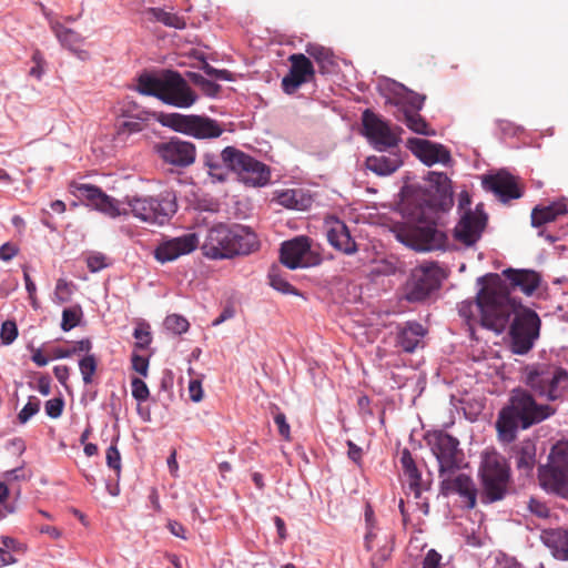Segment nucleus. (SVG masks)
Returning a JSON list of instances; mask_svg holds the SVG:
<instances>
[{
  "mask_svg": "<svg viewBox=\"0 0 568 568\" xmlns=\"http://www.w3.org/2000/svg\"><path fill=\"white\" fill-rule=\"evenodd\" d=\"M481 287L474 300L463 301L458 305L459 316L465 321L470 333L476 325L503 333L510 317L511 349L515 354H527L539 337L540 318L529 308L519 310V304L508 296L507 286L498 274H486L477 278Z\"/></svg>",
  "mask_w": 568,
  "mask_h": 568,
  "instance_id": "nucleus-1",
  "label": "nucleus"
},
{
  "mask_svg": "<svg viewBox=\"0 0 568 568\" xmlns=\"http://www.w3.org/2000/svg\"><path fill=\"white\" fill-rule=\"evenodd\" d=\"M425 189L406 209V221L396 226L395 236L417 252L443 250L446 235L440 220L454 204L450 180L442 172H428Z\"/></svg>",
  "mask_w": 568,
  "mask_h": 568,
  "instance_id": "nucleus-2",
  "label": "nucleus"
},
{
  "mask_svg": "<svg viewBox=\"0 0 568 568\" xmlns=\"http://www.w3.org/2000/svg\"><path fill=\"white\" fill-rule=\"evenodd\" d=\"M71 193L93 210L110 219L126 216L131 213L135 219L149 224H165L176 212L175 196L165 192L158 196H125L124 202L108 195L100 187L89 183L70 184Z\"/></svg>",
  "mask_w": 568,
  "mask_h": 568,
  "instance_id": "nucleus-3",
  "label": "nucleus"
},
{
  "mask_svg": "<svg viewBox=\"0 0 568 568\" xmlns=\"http://www.w3.org/2000/svg\"><path fill=\"white\" fill-rule=\"evenodd\" d=\"M555 413L556 409L551 406L538 404L530 392L516 388L511 392L508 404L498 414V437L504 443H511L516 439L518 428L527 429Z\"/></svg>",
  "mask_w": 568,
  "mask_h": 568,
  "instance_id": "nucleus-4",
  "label": "nucleus"
},
{
  "mask_svg": "<svg viewBox=\"0 0 568 568\" xmlns=\"http://www.w3.org/2000/svg\"><path fill=\"white\" fill-rule=\"evenodd\" d=\"M256 239L240 226H229L220 223L206 231L202 243L204 256L211 260L232 258L235 255H246L256 248Z\"/></svg>",
  "mask_w": 568,
  "mask_h": 568,
  "instance_id": "nucleus-5",
  "label": "nucleus"
},
{
  "mask_svg": "<svg viewBox=\"0 0 568 568\" xmlns=\"http://www.w3.org/2000/svg\"><path fill=\"white\" fill-rule=\"evenodd\" d=\"M524 382L538 397L548 402L562 399L568 393V369L558 363H532L523 371Z\"/></svg>",
  "mask_w": 568,
  "mask_h": 568,
  "instance_id": "nucleus-6",
  "label": "nucleus"
},
{
  "mask_svg": "<svg viewBox=\"0 0 568 568\" xmlns=\"http://www.w3.org/2000/svg\"><path fill=\"white\" fill-rule=\"evenodd\" d=\"M483 483V501L490 504L505 498L510 470L506 459L496 452H485L479 468Z\"/></svg>",
  "mask_w": 568,
  "mask_h": 568,
  "instance_id": "nucleus-7",
  "label": "nucleus"
},
{
  "mask_svg": "<svg viewBox=\"0 0 568 568\" xmlns=\"http://www.w3.org/2000/svg\"><path fill=\"white\" fill-rule=\"evenodd\" d=\"M160 122L175 132L195 139H214L221 136L224 132V129L216 120L195 114H162Z\"/></svg>",
  "mask_w": 568,
  "mask_h": 568,
  "instance_id": "nucleus-8",
  "label": "nucleus"
},
{
  "mask_svg": "<svg viewBox=\"0 0 568 568\" xmlns=\"http://www.w3.org/2000/svg\"><path fill=\"white\" fill-rule=\"evenodd\" d=\"M425 442L438 463L439 477L454 475L460 468L463 452L459 442L443 430L428 432Z\"/></svg>",
  "mask_w": 568,
  "mask_h": 568,
  "instance_id": "nucleus-9",
  "label": "nucleus"
},
{
  "mask_svg": "<svg viewBox=\"0 0 568 568\" xmlns=\"http://www.w3.org/2000/svg\"><path fill=\"white\" fill-rule=\"evenodd\" d=\"M443 271L436 263H425L412 271L406 283L405 297L409 302H422L440 286Z\"/></svg>",
  "mask_w": 568,
  "mask_h": 568,
  "instance_id": "nucleus-10",
  "label": "nucleus"
},
{
  "mask_svg": "<svg viewBox=\"0 0 568 568\" xmlns=\"http://www.w3.org/2000/svg\"><path fill=\"white\" fill-rule=\"evenodd\" d=\"M280 260L290 270L305 268L321 264V255L312 248L307 236H296L281 244Z\"/></svg>",
  "mask_w": 568,
  "mask_h": 568,
  "instance_id": "nucleus-11",
  "label": "nucleus"
},
{
  "mask_svg": "<svg viewBox=\"0 0 568 568\" xmlns=\"http://www.w3.org/2000/svg\"><path fill=\"white\" fill-rule=\"evenodd\" d=\"M161 88L160 100L175 108H190L197 99L190 84L180 73L172 70L163 72V84Z\"/></svg>",
  "mask_w": 568,
  "mask_h": 568,
  "instance_id": "nucleus-12",
  "label": "nucleus"
},
{
  "mask_svg": "<svg viewBox=\"0 0 568 568\" xmlns=\"http://www.w3.org/2000/svg\"><path fill=\"white\" fill-rule=\"evenodd\" d=\"M153 149L164 163L176 168H187L196 159L195 144L176 136L155 143Z\"/></svg>",
  "mask_w": 568,
  "mask_h": 568,
  "instance_id": "nucleus-13",
  "label": "nucleus"
},
{
  "mask_svg": "<svg viewBox=\"0 0 568 568\" xmlns=\"http://www.w3.org/2000/svg\"><path fill=\"white\" fill-rule=\"evenodd\" d=\"M364 133L369 143L378 152L397 146L399 139L389 125L369 110L363 113Z\"/></svg>",
  "mask_w": 568,
  "mask_h": 568,
  "instance_id": "nucleus-14",
  "label": "nucleus"
},
{
  "mask_svg": "<svg viewBox=\"0 0 568 568\" xmlns=\"http://www.w3.org/2000/svg\"><path fill=\"white\" fill-rule=\"evenodd\" d=\"M200 244L196 233L189 232L175 237H164L154 248V258L161 264L173 262L194 252Z\"/></svg>",
  "mask_w": 568,
  "mask_h": 568,
  "instance_id": "nucleus-15",
  "label": "nucleus"
},
{
  "mask_svg": "<svg viewBox=\"0 0 568 568\" xmlns=\"http://www.w3.org/2000/svg\"><path fill=\"white\" fill-rule=\"evenodd\" d=\"M237 149L234 146L224 148L220 154L206 152L203 154V168L212 183H224L234 172L236 164Z\"/></svg>",
  "mask_w": 568,
  "mask_h": 568,
  "instance_id": "nucleus-16",
  "label": "nucleus"
},
{
  "mask_svg": "<svg viewBox=\"0 0 568 568\" xmlns=\"http://www.w3.org/2000/svg\"><path fill=\"white\" fill-rule=\"evenodd\" d=\"M234 173L251 186H265L271 180V171L266 164L239 149Z\"/></svg>",
  "mask_w": 568,
  "mask_h": 568,
  "instance_id": "nucleus-17",
  "label": "nucleus"
},
{
  "mask_svg": "<svg viewBox=\"0 0 568 568\" xmlns=\"http://www.w3.org/2000/svg\"><path fill=\"white\" fill-rule=\"evenodd\" d=\"M487 224V215L476 207L466 211L454 230L455 239L466 246H473L479 241Z\"/></svg>",
  "mask_w": 568,
  "mask_h": 568,
  "instance_id": "nucleus-18",
  "label": "nucleus"
},
{
  "mask_svg": "<svg viewBox=\"0 0 568 568\" xmlns=\"http://www.w3.org/2000/svg\"><path fill=\"white\" fill-rule=\"evenodd\" d=\"M407 148L428 166L436 163L447 165L452 160L449 151L444 145L428 140L419 138L408 139Z\"/></svg>",
  "mask_w": 568,
  "mask_h": 568,
  "instance_id": "nucleus-19",
  "label": "nucleus"
},
{
  "mask_svg": "<svg viewBox=\"0 0 568 568\" xmlns=\"http://www.w3.org/2000/svg\"><path fill=\"white\" fill-rule=\"evenodd\" d=\"M540 486L550 494L568 499V470L548 462L539 468Z\"/></svg>",
  "mask_w": 568,
  "mask_h": 568,
  "instance_id": "nucleus-20",
  "label": "nucleus"
},
{
  "mask_svg": "<svg viewBox=\"0 0 568 568\" xmlns=\"http://www.w3.org/2000/svg\"><path fill=\"white\" fill-rule=\"evenodd\" d=\"M440 478V493L443 495L458 494L464 498L467 508L471 509L476 506L477 490L469 476L459 474L454 478L453 475H446Z\"/></svg>",
  "mask_w": 568,
  "mask_h": 568,
  "instance_id": "nucleus-21",
  "label": "nucleus"
},
{
  "mask_svg": "<svg viewBox=\"0 0 568 568\" xmlns=\"http://www.w3.org/2000/svg\"><path fill=\"white\" fill-rule=\"evenodd\" d=\"M325 227L327 241L335 250L346 255H353L358 251L349 229L343 221L338 219L327 220Z\"/></svg>",
  "mask_w": 568,
  "mask_h": 568,
  "instance_id": "nucleus-22",
  "label": "nucleus"
},
{
  "mask_svg": "<svg viewBox=\"0 0 568 568\" xmlns=\"http://www.w3.org/2000/svg\"><path fill=\"white\" fill-rule=\"evenodd\" d=\"M486 190L491 191L501 202L506 203L513 199H519L521 192L515 178L506 171L489 175L483 180Z\"/></svg>",
  "mask_w": 568,
  "mask_h": 568,
  "instance_id": "nucleus-23",
  "label": "nucleus"
},
{
  "mask_svg": "<svg viewBox=\"0 0 568 568\" xmlns=\"http://www.w3.org/2000/svg\"><path fill=\"white\" fill-rule=\"evenodd\" d=\"M505 280L500 277L503 283L507 286L508 296L510 291L519 290L526 295H531L540 283L539 275L529 270H513L508 268L503 272Z\"/></svg>",
  "mask_w": 568,
  "mask_h": 568,
  "instance_id": "nucleus-24",
  "label": "nucleus"
},
{
  "mask_svg": "<svg viewBox=\"0 0 568 568\" xmlns=\"http://www.w3.org/2000/svg\"><path fill=\"white\" fill-rule=\"evenodd\" d=\"M540 541L550 550L554 558L568 561V529L552 528L540 532Z\"/></svg>",
  "mask_w": 568,
  "mask_h": 568,
  "instance_id": "nucleus-25",
  "label": "nucleus"
},
{
  "mask_svg": "<svg viewBox=\"0 0 568 568\" xmlns=\"http://www.w3.org/2000/svg\"><path fill=\"white\" fill-rule=\"evenodd\" d=\"M426 329L417 322H406L398 326L396 343L406 353H413L422 343Z\"/></svg>",
  "mask_w": 568,
  "mask_h": 568,
  "instance_id": "nucleus-26",
  "label": "nucleus"
},
{
  "mask_svg": "<svg viewBox=\"0 0 568 568\" xmlns=\"http://www.w3.org/2000/svg\"><path fill=\"white\" fill-rule=\"evenodd\" d=\"M273 201L290 210L305 211L312 206L313 197L303 189H285L276 190Z\"/></svg>",
  "mask_w": 568,
  "mask_h": 568,
  "instance_id": "nucleus-27",
  "label": "nucleus"
},
{
  "mask_svg": "<svg viewBox=\"0 0 568 568\" xmlns=\"http://www.w3.org/2000/svg\"><path fill=\"white\" fill-rule=\"evenodd\" d=\"M392 92L395 95L394 104L398 108L396 115H403V110L419 112L423 109L425 95L418 94L398 82H392Z\"/></svg>",
  "mask_w": 568,
  "mask_h": 568,
  "instance_id": "nucleus-28",
  "label": "nucleus"
},
{
  "mask_svg": "<svg viewBox=\"0 0 568 568\" xmlns=\"http://www.w3.org/2000/svg\"><path fill=\"white\" fill-rule=\"evenodd\" d=\"M367 170L377 175L386 176L397 171L403 161L397 152H389V154L371 155L365 161Z\"/></svg>",
  "mask_w": 568,
  "mask_h": 568,
  "instance_id": "nucleus-29",
  "label": "nucleus"
},
{
  "mask_svg": "<svg viewBox=\"0 0 568 568\" xmlns=\"http://www.w3.org/2000/svg\"><path fill=\"white\" fill-rule=\"evenodd\" d=\"M567 213V204L564 201L552 202L548 205H537L531 212V225L539 227Z\"/></svg>",
  "mask_w": 568,
  "mask_h": 568,
  "instance_id": "nucleus-30",
  "label": "nucleus"
},
{
  "mask_svg": "<svg viewBox=\"0 0 568 568\" xmlns=\"http://www.w3.org/2000/svg\"><path fill=\"white\" fill-rule=\"evenodd\" d=\"M517 469L525 476H529L536 466V444L531 439L523 440L515 450Z\"/></svg>",
  "mask_w": 568,
  "mask_h": 568,
  "instance_id": "nucleus-31",
  "label": "nucleus"
},
{
  "mask_svg": "<svg viewBox=\"0 0 568 568\" xmlns=\"http://www.w3.org/2000/svg\"><path fill=\"white\" fill-rule=\"evenodd\" d=\"M400 464L404 476L408 481L409 489L414 493L415 497L418 498L422 493V474L417 468L410 452L406 448L400 454Z\"/></svg>",
  "mask_w": 568,
  "mask_h": 568,
  "instance_id": "nucleus-32",
  "label": "nucleus"
},
{
  "mask_svg": "<svg viewBox=\"0 0 568 568\" xmlns=\"http://www.w3.org/2000/svg\"><path fill=\"white\" fill-rule=\"evenodd\" d=\"M54 32L61 44L74 52L79 59L87 60L89 58V52L80 49L83 39L79 33L62 26H57Z\"/></svg>",
  "mask_w": 568,
  "mask_h": 568,
  "instance_id": "nucleus-33",
  "label": "nucleus"
},
{
  "mask_svg": "<svg viewBox=\"0 0 568 568\" xmlns=\"http://www.w3.org/2000/svg\"><path fill=\"white\" fill-rule=\"evenodd\" d=\"M396 118L404 122L409 130L417 134L426 136L435 135V131L429 128L428 123L419 114V112H410L408 109H404L403 115H396Z\"/></svg>",
  "mask_w": 568,
  "mask_h": 568,
  "instance_id": "nucleus-34",
  "label": "nucleus"
},
{
  "mask_svg": "<svg viewBox=\"0 0 568 568\" xmlns=\"http://www.w3.org/2000/svg\"><path fill=\"white\" fill-rule=\"evenodd\" d=\"M116 118L149 121L151 112L132 100L124 99L115 109Z\"/></svg>",
  "mask_w": 568,
  "mask_h": 568,
  "instance_id": "nucleus-35",
  "label": "nucleus"
},
{
  "mask_svg": "<svg viewBox=\"0 0 568 568\" xmlns=\"http://www.w3.org/2000/svg\"><path fill=\"white\" fill-rule=\"evenodd\" d=\"M291 68L290 73L303 80V82H307L308 78L314 75V68L308 58H306L302 53L292 54L290 57Z\"/></svg>",
  "mask_w": 568,
  "mask_h": 568,
  "instance_id": "nucleus-36",
  "label": "nucleus"
},
{
  "mask_svg": "<svg viewBox=\"0 0 568 568\" xmlns=\"http://www.w3.org/2000/svg\"><path fill=\"white\" fill-rule=\"evenodd\" d=\"M163 73L160 75L141 74L138 79L136 90L143 95H152L160 99Z\"/></svg>",
  "mask_w": 568,
  "mask_h": 568,
  "instance_id": "nucleus-37",
  "label": "nucleus"
},
{
  "mask_svg": "<svg viewBox=\"0 0 568 568\" xmlns=\"http://www.w3.org/2000/svg\"><path fill=\"white\" fill-rule=\"evenodd\" d=\"M146 13L151 14L152 18L166 27H171L174 29H184L185 22L184 20L175 13L168 12L161 8H148Z\"/></svg>",
  "mask_w": 568,
  "mask_h": 568,
  "instance_id": "nucleus-38",
  "label": "nucleus"
},
{
  "mask_svg": "<svg viewBox=\"0 0 568 568\" xmlns=\"http://www.w3.org/2000/svg\"><path fill=\"white\" fill-rule=\"evenodd\" d=\"M306 53L311 58H313L321 65V68L323 70L327 69L328 67H331L333 64V59H332L333 54H332L331 50L323 45H320L316 43H310L306 47Z\"/></svg>",
  "mask_w": 568,
  "mask_h": 568,
  "instance_id": "nucleus-39",
  "label": "nucleus"
},
{
  "mask_svg": "<svg viewBox=\"0 0 568 568\" xmlns=\"http://www.w3.org/2000/svg\"><path fill=\"white\" fill-rule=\"evenodd\" d=\"M92 348V343L89 338H83L81 341H78L73 343L71 347L67 348H54L53 349V357L54 358H69L74 354L79 353H89Z\"/></svg>",
  "mask_w": 568,
  "mask_h": 568,
  "instance_id": "nucleus-40",
  "label": "nucleus"
},
{
  "mask_svg": "<svg viewBox=\"0 0 568 568\" xmlns=\"http://www.w3.org/2000/svg\"><path fill=\"white\" fill-rule=\"evenodd\" d=\"M146 121L134 120V119H115V129L119 136H128L132 133H138L143 130V125Z\"/></svg>",
  "mask_w": 568,
  "mask_h": 568,
  "instance_id": "nucleus-41",
  "label": "nucleus"
},
{
  "mask_svg": "<svg viewBox=\"0 0 568 568\" xmlns=\"http://www.w3.org/2000/svg\"><path fill=\"white\" fill-rule=\"evenodd\" d=\"M549 460L568 470V440H561L554 445Z\"/></svg>",
  "mask_w": 568,
  "mask_h": 568,
  "instance_id": "nucleus-42",
  "label": "nucleus"
},
{
  "mask_svg": "<svg viewBox=\"0 0 568 568\" xmlns=\"http://www.w3.org/2000/svg\"><path fill=\"white\" fill-rule=\"evenodd\" d=\"M98 363L94 355L89 354L79 361V369L85 385L92 383V377L97 371Z\"/></svg>",
  "mask_w": 568,
  "mask_h": 568,
  "instance_id": "nucleus-43",
  "label": "nucleus"
},
{
  "mask_svg": "<svg viewBox=\"0 0 568 568\" xmlns=\"http://www.w3.org/2000/svg\"><path fill=\"white\" fill-rule=\"evenodd\" d=\"M82 316V311L80 306H73L69 308H64L62 312V322L61 328L64 332H69L74 328Z\"/></svg>",
  "mask_w": 568,
  "mask_h": 568,
  "instance_id": "nucleus-44",
  "label": "nucleus"
},
{
  "mask_svg": "<svg viewBox=\"0 0 568 568\" xmlns=\"http://www.w3.org/2000/svg\"><path fill=\"white\" fill-rule=\"evenodd\" d=\"M270 285L284 294H296V290L281 274L272 270L268 274Z\"/></svg>",
  "mask_w": 568,
  "mask_h": 568,
  "instance_id": "nucleus-45",
  "label": "nucleus"
},
{
  "mask_svg": "<svg viewBox=\"0 0 568 568\" xmlns=\"http://www.w3.org/2000/svg\"><path fill=\"white\" fill-rule=\"evenodd\" d=\"M165 327L174 334H182L189 329V322L181 315L172 314L164 321Z\"/></svg>",
  "mask_w": 568,
  "mask_h": 568,
  "instance_id": "nucleus-46",
  "label": "nucleus"
},
{
  "mask_svg": "<svg viewBox=\"0 0 568 568\" xmlns=\"http://www.w3.org/2000/svg\"><path fill=\"white\" fill-rule=\"evenodd\" d=\"M393 547L390 545V538L385 536L384 545L373 555L371 564L373 568H381L383 564L389 558Z\"/></svg>",
  "mask_w": 568,
  "mask_h": 568,
  "instance_id": "nucleus-47",
  "label": "nucleus"
},
{
  "mask_svg": "<svg viewBox=\"0 0 568 568\" xmlns=\"http://www.w3.org/2000/svg\"><path fill=\"white\" fill-rule=\"evenodd\" d=\"M40 399L36 396H30L28 403L18 414V420L21 424H26L31 417H33L40 409Z\"/></svg>",
  "mask_w": 568,
  "mask_h": 568,
  "instance_id": "nucleus-48",
  "label": "nucleus"
},
{
  "mask_svg": "<svg viewBox=\"0 0 568 568\" xmlns=\"http://www.w3.org/2000/svg\"><path fill=\"white\" fill-rule=\"evenodd\" d=\"M18 336V327L13 321H4L1 325L0 337L3 344L9 345Z\"/></svg>",
  "mask_w": 568,
  "mask_h": 568,
  "instance_id": "nucleus-49",
  "label": "nucleus"
},
{
  "mask_svg": "<svg viewBox=\"0 0 568 568\" xmlns=\"http://www.w3.org/2000/svg\"><path fill=\"white\" fill-rule=\"evenodd\" d=\"M87 266L92 273L100 272L109 266L108 258L102 253H92L87 257Z\"/></svg>",
  "mask_w": 568,
  "mask_h": 568,
  "instance_id": "nucleus-50",
  "label": "nucleus"
},
{
  "mask_svg": "<svg viewBox=\"0 0 568 568\" xmlns=\"http://www.w3.org/2000/svg\"><path fill=\"white\" fill-rule=\"evenodd\" d=\"M527 509L530 514L537 516L538 518H547L549 516L548 506L536 497H530L527 501Z\"/></svg>",
  "mask_w": 568,
  "mask_h": 568,
  "instance_id": "nucleus-51",
  "label": "nucleus"
},
{
  "mask_svg": "<svg viewBox=\"0 0 568 568\" xmlns=\"http://www.w3.org/2000/svg\"><path fill=\"white\" fill-rule=\"evenodd\" d=\"M132 396L139 402H145L149 398L150 392L146 384L140 378L131 381Z\"/></svg>",
  "mask_w": 568,
  "mask_h": 568,
  "instance_id": "nucleus-52",
  "label": "nucleus"
},
{
  "mask_svg": "<svg viewBox=\"0 0 568 568\" xmlns=\"http://www.w3.org/2000/svg\"><path fill=\"white\" fill-rule=\"evenodd\" d=\"M105 458H106V465L111 469H113L116 473V475L119 476L120 471H121V455L115 445H111L106 449Z\"/></svg>",
  "mask_w": 568,
  "mask_h": 568,
  "instance_id": "nucleus-53",
  "label": "nucleus"
},
{
  "mask_svg": "<svg viewBox=\"0 0 568 568\" xmlns=\"http://www.w3.org/2000/svg\"><path fill=\"white\" fill-rule=\"evenodd\" d=\"M64 402L60 397H54L45 402V414L51 418H58L62 415Z\"/></svg>",
  "mask_w": 568,
  "mask_h": 568,
  "instance_id": "nucleus-54",
  "label": "nucleus"
},
{
  "mask_svg": "<svg viewBox=\"0 0 568 568\" xmlns=\"http://www.w3.org/2000/svg\"><path fill=\"white\" fill-rule=\"evenodd\" d=\"M274 423L278 428V434L285 439H291V427L286 420V416L284 413L277 410L274 415Z\"/></svg>",
  "mask_w": 568,
  "mask_h": 568,
  "instance_id": "nucleus-55",
  "label": "nucleus"
},
{
  "mask_svg": "<svg viewBox=\"0 0 568 568\" xmlns=\"http://www.w3.org/2000/svg\"><path fill=\"white\" fill-rule=\"evenodd\" d=\"M72 293L71 284L68 283L65 280H58L55 290H54V296L60 303H64L69 300L70 295Z\"/></svg>",
  "mask_w": 568,
  "mask_h": 568,
  "instance_id": "nucleus-56",
  "label": "nucleus"
},
{
  "mask_svg": "<svg viewBox=\"0 0 568 568\" xmlns=\"http://www.w3.org/2000/svg\"><path fill=\"white\" fill-rule=\"evenodd\" d=\"M303 80L298 79L297 77L293 75L288 72L283 80H282V88L283 91L287 94L294 93L302 84Z\"/></svg>",
  "mask_w": 568,
  "mask_h": 568,
  "instance_id": "nucleus-57",
  "label": "nucleus"
},
{
  "mask_svg": "<svg viewBox=\"0 0 568 568\" xmlns=\"http://www.w3.org/2000/svg\"><path fill=\"white\" fill-rule=\"evenodd\" d=\"M133 336L136 339V346L140 348H145L151 343V334L144 327H135Z\"/></svg>",
  "mask_w": 568,
  "mask_h": 568,
  "instance_id": "nucleus-58",
  "label": "nucleus"
},
{
  "mask_svg": "<svg viewBox=\"0 0 568 568\" xmlns=\"http://www.w3.org/2000/svg\"><path fill=\"white\" fill-rule=\"evenodd\" d=\"M442 556L435 549L428 550L426 554L422 568H439Z\"/></svg>",
  "mask_w": 568,
  "mask_h": 568,
  "instance_id": "nucleus-59",
  "label": "nucleus"
},
{
  "mask_svg": "<svg viewBox=\"0 0 568 568\" xmlns=\"http://www.w3.org/2000/svg\"><path fill=\"white\" fill-rule=\"evenodd\" d=\"M189 395L191 400L199 403L203 398V389L201 382L197 379H191L189 383Z\"/></svg>",
  "mask_w": 568,
  "mask_h": 568,
  "instance_id": "nucleus-60",
  "label": "nucleus"
},
{
  "mask_svg": "<svg viewBox=\"0 0 568 568\" xmlns=\"http://www.w3.org/2000/svg\"><path fill=\"white\" fill-rule=\"evenodd\" d=\"M132 367L135 372L139 374L146 376L148 375V368H149V361L148 358L140 356V355H133L132 356Z\"/></svg>",
  "mask_w": 568,
  "mask_h": 568,
  "instance_id": "nucleus-61",
  "label": "nucleus"
},
{
  "mask_svg": "<svg viewBox=\"0 0 568 568\" xmlns=\"http://www.w3.org/2000/svg\"><path fill=\"white\" fill-rule=\"evenodd\" d=\"M3 478L8 483L26 480V474L22 467H17L14 469H10L3 473Z\"/></svg>",
  "mask_w": 568,
  "mask_h": 568,
  "instance_id": "nucleus-62",
  "label": "nucleus"
},
{
  "mask_svg": "<svg viewBox=\"0 0 568 568\" xmlns=\"http://www.w3.org/2000/svg\"><path fill=\"white\" fill-rule=\"evenodd\" d=\"M17 254L18 248L10 243H4L0 247V258L4 262L11 261Z\"/></svg>",
  "mask_w": 568,
  "mask_h": 568,
  "instance_id": "nucleus-63",
  "label": "nucleus"
},
{
  "mask_svg": "<svg viewBox=\"0 0 568 568\" xmlns=\"http://www.w3.org/2000/svg\"><path fill=\"white\" fill-rule=\"evenodd\" d=\"M37 390L41 395L48 396L51 393V378L45 375L40 376L37 381Z\"/></svg>",
  "mask_w": 568,
  "mask_h": 568,
  "instance_id": "nucleus-64",
  "label": "nucleus"
}]
</instances>
